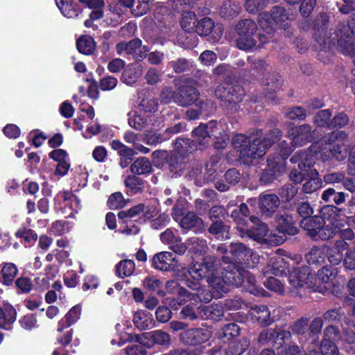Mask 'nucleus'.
Here are the masks:
<instances>
[{
  "label": "nucleus",
  "mask_w": 355,
  "mask_h": 355,
  "mask_svg": "<svg viewBox=\"0 0 355 355\" xmlns=\"http://www.w3.org/2000/svg\"><path fill=\"white\" fill-rule=\"evenodd\" d=\"M347 139L348 134L345 131H333L313 142L306 152L298 151L294 155H338L343 152H349L348 155H355V143L349 148L345 144Z\"/></svg>",
  "instance_id": "nucleus-1"
},
{
  "label": "nucleus",
  "mask_w": 355,
  "mask_h": 355,
  "mask_svg": "<svg viewBox=\"0 0 355 355\" xmlns=\"http://www.w3.org/2000/svg\"><path fill=\"white\" fill-rule=\"evenodd\" d=\"M238 34L236 46L241 50L248 51L256 46L257 40L259 48L269 42V37L263 33H258V26L254 21L250 19L240 20L236 26Z\"/></svg>",
  "instance_id": "nucleus-2"
},
{
  "label": "nucleus",
  "mask_w": 355,
  "mask_h": 355,
  "mask_svg": "<svg viewBox=\"0 0 355 355\" xmlns=\"http://www.w3.org/2000/svg\"><path fill=\"white\" fill-rule=\"evenodd\" d=\"M215 95L231 113H236L245 96V92L241 85L226 82L217 86Z\"/></svg>",
  "instance_id": "nucleus-3"
},
{
  "label": "nucleus",
  "mask_w": 355,
  "mask_h": 355,
  "mask_svg": "<svg viewBox=\"0 0 355 355\" xmlns=\"http://www.w3.org/2000/svg\"><path fill=\"white\" fill-rule=\"evenodd\" d=\"M187 19L181 21V26L184 30L194 31L201 37H207V40L212 43L218 42L222 37L223 29L220 24H215L214 21L207 17L200 20H195L191 26V22L187 23Z\"/></svg>",
  "instance_id": "nucleus-4"
},
{
  "label": "nucleus",
  "mask_w": 355,
  "mask_h": 355,
  "mask_svg": "<svg viewBox=\"0 0 355 355\" xmlns=\"http://www.w3.org/2000/svg\"><path fill=\"white\" fill-rule=\"evenodd\" d=\"M245 266L239 264H231L224 270L225 279L227 286H234L239 287L245 282H248L252 289L249 288V291L254 295H260L262 293L255 286V278L250 275L249 272L245 270Z\"/></svg>",
  "instance_id": "nucleus-5"
},
{
  "label": "nucleus",
  "mask_w": 355,
  "mask_h": 355,
  "mask_svg": "<svg viewBox=\"0 0 355 355\" xmlns=\"http://www.w3.org/2000/svg\"><path fill=\"white\" fill-rule=\"evenodd\" d=\"M259 23L261 29L269 36L272 35L276 26H283V24L289 19V14L285 8L275 6L270 12H263L259 15Z\"/></svg>",
  "instance_id": "nucleus-6"
},
{
  "label": "nucleus",
  "mask_w": 355,
  "mask_h": 355,
  "mask_svg": "<svg viewBox=\"0 0 355 355\" xmlns=\"http://www.w3.org/2000/svg\"><path fill=\"white\" fill-rule=\"evenodd\" d=\"M220 266V260L214 255L204 257L202 261H193L188 268L189 274L195 279L201 280L217 273Z\"/></svg>",
  "instance_id": "nucleus-7"
},
{
  "label": "nucleus",
  "mask_w": 355,
  "mask_h": 355,
  "mask_svg": "<svg viewBox=\"0 0 355 355\" xmlns=\"http://www.w3.org/2000/svg\"><path fill=\"white\" fill-rule=\"evenodd\" d=\"M230 253L232 259H234V262H232V258L223 256L222 259L223 262L226 263H232V264H239L246 268L252 266L250 263V260L257 257L252 249L240 242L231 243L230 244Z\"/></svg>",
  "instance_id": "nucleus-8"
},
{
  "label": "nucleus",
  "mask_w": 355,
  "mask_h": 355,
  "mask_svg": "<svg viewBox=\"0 0 355 355\" xmlns=\"http://www.w3.org/2000/svg\"><path fill=\"white\" fill-rule=\"evenodd\" d=\"M266 166L263 169L259 181L265 184L272 182L284 171L286 159L284 157H268Z\"/></svg>",
  "instance_id": "nucleus-9"
},
{
  "label": "nucleus",
  "mask_w": 355,
  "mask_h": 355,
  "mask_svg": "<svg viewBox=\"0 0 355 355\" xmlns=\"http://www.w3.org/2000/svg\"><path fill=\"white\" fill-rule=\"evenodd\" d=\"M211 331L207 328H189L182 331L179 336L181 343L188 346H199L208 341L211 337Z\"/></svg>",
  "instance_id": "nucleus-10"
},
{
  "label": "nucleus",
  "mask_w": 355,
  "mask_h": 355,
  "mask_svg": "<svg viewBox=\"0 0 355 355\" xmlns=\"http://www.w3.org/2000/svg\"><path fill=\"white\" fill-rule=\"evenodd\" d=\"M175 96V104L180 107H187L196 103L200 98V92L191 82L187 81L178 87Z\"/></svg>",
  "instance_id": "nucleus-11"
},
{
  "label": "nucleus",
  "mask_w": 355,
  "mask_h": 355,
  "mask_svg": "<svg viewBox=\"0 0 355 355\" xmlns=\"http://www.w3.org/2000/svg\"><path fill=\"white\" fill-rule=\"evenodd\" d=\"M250 220L252 225L248 226V224L239 227L241 237H248L257 241L262 240L268 232V225L254 216H250Z\"/></svg>",
  "instance_id": "nucleus-12"
},
{
  "label": "nucleus",
  "mask_w": 355,
  "mask_h": 355,
  "mask_svg": "<svg viewBox=\"0 0 355 355\" xmlns=\"http://www.w3.org/2000/svg\"><path fill=\"white\" fill-rule=\"evenodd\" d=\"M315 278V274L308 266L294 268L289 276V284L294 288H302L304 285L311 286Z\"/></svg>",
  "instance_id": "nucleus-13"
},
{
  "label": "nucleus",
  "mask_w": 355,
  "mask_h": 355,
  "mask_svg": "<svg viewBox=\"0 0 355 355\" xmlns=\"http://www.w3.org/2000/svg\"><path fill=\"white\" fill-rule=\"evenodd\" d=\"M259 208L262 216L267 218L275 216L280 205L279 198L273 193L262 194L259 198Z\"/></svg>",
  "instance_id": "nucleus-14"
},
{
  "label": "nucleus",
  "mask_w": 355,
  "mask_h": 355,
  "mask_svg": "<svg viewBox=\"0 0 355 355\" xmlns=\"http://www.w3.org/2000/svg\"><path fill=\"white\" fill-rule=\"evenodd\" d=\"M183 232L193 230L196 233L202 234L205 230L204 220L193 211H189L178 223Z\"/></svg>",
  "instance_id": "nucleus-15"
},
{
  "label": "nucleus",
  "mask_w": 355,
  "mask_h": 355,
  "mask_svg": "<svg viewBox=\"0 0 355 355\" xmlns=\"http://www.w3.org/2000/svg\"><path fill=\"white\" fill-rule=\"evenodd\" d=\"M277 230L280 233L295 235L298 233L299 229L294 225L293 217L286 211H279L274 216Z\"/></svg>",
  "instance_id": "nucleus-16"
},
{
  "label": "nucleus",
  "mask_w": 355,
  "mask_h": 355,
  "mask_svg": "<svg viewBox=\"0 0 355 355\" xmlns=\"http://www.w3.org/2000/svg\"><path fill=\"white\" fill-rule=\"evenodd\" d=\"M126 54L132 56L135 62L144 60L148 55L149 48L142 45V41L139 38H134L127 42L125 45Z\"/></svg>",
  "instance_id": "nucleus-17"
},
{
  "label": "nucleus",
  "mask_w": 355,
  "mask_h": 355,
  "mask_svg": "<svg viewBox=\"0 0 355 355\" xmlns=\"http://www.w3.org/2000/svg\"><path fill=\"white\" fill-rule=\"evenodd\" d=\"M175 258L169 252H161L155 254L151 260L152 266L162 271H168L174 267Z\"/></svg>",
  "instance_id": "nucleus-18"
},
{
  "label": "nucleus",
  "mask_w": 355,
  "mask_h": 355,
  "mask_svg": "<svg viewBox=\"0 0 355 355\" xmlns=\"http://www.w3.org/2000/svg\"><path fill=\"white\" fill-rule=\"evenodd\" d=\"M323 219L318 215L303 218L300 222V227L313 239H317V230L322 225Z\"/></svg>",
  "instance_id": "nucleus-19"
},
{
  "label": "nucleus",
  "mask_w": 355,
  "mask_h": 355,
  "mask_svg": "<svg viewBox=\"0 0 355 355\" xmlns=\"http://www.w3.org/2000/svg\"><path fill=\"white\" fill-rule=\"evenodd\" d=\"M198 148L197 142L189 138H178L175 142V155H190Z\"/></svg>",
  "instance_id": "nucleus-20"
},
{
  "label": "nucleus",
  "mask_w": 355,
  "mask_h": 355,
  "mask_svg": "<svg viewBox=\"0 0 355 355\" xmlns=\"http://www.w3.org/2000/svg\"><path fill=\"white\" fill-rule=\"evenodd\" d=\"M78 51L85 55L94 54L96 49V43L94 39L89 35H80L76 42Z\"/></svg>",
  "instance_id": "nucleus-21"
},
{
  "label": "nucleus",
  "mask_w": 355,
  "mask_h": 355,
  "mask_svg": "<svg viewBox=\"0 0 355 355\" xmlns=\"http://www.w3.org/2000/svg\"><path fill=\"white\" fill-rule=\"evenodd\" d=\"M55 3L62 14L66 17L74 18L82 12L79 5L73 0H62L61 1L55 0Z\"/></svg>",
  "instance_id": "nucleus-22"
},
{
  "label": "nucleus",
  "mask_w": 355,
  "mask_h": 355,
  "mask_svg": "<svg viewBox=\"0 0 355 355\" xmlns=\"http://www.w3.org/2000/svg\"><path fill=\"white\" fill-rule=\"evenodd\" d=\"M306 176L309 179L303 184L302 192L311 194L322 187V181L319 178V173L316 169L311 170Z\"/></svg>",
  "instance_id": "nucleus-23"
},
{
  "label": "nucleus",
  "mask_w": 355,
  "mask_h": 355,
  "mask_svg": "<svg viewBox=\"0 0 355 355\" xmlns=\"http://www.w3.org/2000/svg\"><path fill=\"white\" fill-rule=\"evenodd\" d=\"M232 144L239 155H250L252 141L248 136L243 134L236 135L232 139Z\"/></svg>",
  "instance_id": "nucleus-24"
},
{
  "label": "nucleus",
  "mask_w": 355,
  "mask_h": 355,
  "mask_svg": "<svg viewBox=\"0 0 355 355\" xmlns=\"http://www.w3.org/2000/svg\"><path fill=\"white\" fill-rule=\"evenodd\" d=\"M264 164V157H237L234 164L236 166L242 167L243 170H257Z\"/></svg>",
  "instance_id": "nucleus-25"
},
{
  "label": "nucleus",
  "mask_w": 355,
  "mask_h": 355,
  "mask_svg": "<svg viewBox=\"0 0 355 355\" xmlns=\"http://www.w3.org/2000/svg\"><path fill=\"white\" fill-rule=\"evenodd\" d=\"M272 141L269 138H255L252 141L250 155H266L268 150L272 147Z\"/></svg>",
  "instance_id": "nucleus-26"
},
{
  "label": "nucleus",
  "mask_w": 355,
  "mask_h": 355,
  "mask_svg": "<svg viewBox=\"0 0 355 355\" xmlns=\"http://www.w3.org/2000/svg\"><path fill=\"white\" fill-rule=\"evenodd\" d=\"M199 312H202V318L211 320H219L224 315L223 308L217 304H211L209 306H200Z\"/></svg>",
  "instance_id": "nucleus-27"
},
{
  "label": "nucleus",
  "mask_w": 355,
  "mask_h": 355,
  "mask_svg": "<svg viewBox=\"0 0 355 355\" xmlns=\"http://www.w3.org/2000/svg\"><path fill=\"white\" fill-rule=\"evenodd\" d=\"M17 312L12 306H7L4 310L0 306V328L10 329L16 320Z\"/></svg>",
  "instance_id": "nucleus-28"
},
{
  "label": "nucleus",
  "mask_w": 355,
  "mask_h": 355,
  "mask_svg": "<svg viewBox=\"0 0 355 355\" xmlns=\"http://www.w3.org/2000/svg\"><path fill=\"white\" fill-rule=\"evenodd\" d=\"M309 318L302 317L296 320L291 327L292 332L299 336L300 340L304 341L309 338Z\"/></svg>",
  "instance_id": "nucleus-29"
},
{
  "label": "nucleus",
  "mask_w": 355,
  "mask_h": 355,
  "mask_svg": "<svg viewBox=\"0 0 355 355\" xmlns=\"http://www.w3.org/2000/svg\"><path fill=\"white\" fill-rule=\"evenodd\" d=\"M311 131V126L309 124H302L299 126H295L288 130V135L292 137V143L297 144L300 140H306L309 137Z\"/></svg>",
  "instance_id": "nucleus-30"
},
{
  "label": "nucleus",
  "mask_w": 355,
  "mask_h": 355,
  "mask_svg": "<svg viewBox=\"0 0 355 355\" xmlns=\"http://www.w3.org/2000/svg\"><path fill=\"white\" fill-rule=\"evenodd\" d=\"M252 315L261 326H268L272 322L270 312L266 306H256L253 309Z\"/></svg>",
  "instance_id": "nucleus-31"
},
{
  "label": "nucleus",
  "mask_w": 355,
  "mask_h": 355,
  "mask_svg": "<svg viewBox=\"0 0 355 355\" xmlns=\"http://www.w3.org/2000/svg\"><path fill=\"white\" fill-rule=\"evenodd\" d=\"M80 311L79 306L72 307L65 317L59 322L58 331L61 332L64 328L69 327L75 323L79 319Z\"/></svg>",
  "instance_id": "nucleus-32"
},
{
  "label": "nucleus",
  "mask_w": 355,
  "mask_h": 355,
  "mask_svg": "<svg viewBox=\"0 0 355 355\" xmlns=\"http://www.w3.org/2000/svg\"><path fill=\"white\" fill-rule=\"evenodd\" d=\"M321 198L326 202L334 203L339 205L345 202V194L341 191H336L333 188H329L324 191Z\"/></svg>",
  "instance_id": "nucleus-33"
},
{
  "label": "nucleus",
  "mask_w": 355,
  "mask_h": 355,
  "mask_svg": "<svg viewBox=\"0 0 355 355\" xmlns=\"http://www.w3.org/2000/svg\"><path fill=\"white\" fill-rule=\"evenodd\" d=\"M339 230L334 222L328 223L322 222V225L317 230V239H320L322 241H327L334 237V236L338 232Z\"/></svg>",
  "instance_id": "nucleus-34"
},
{
  "label": "nucleus",
  "mask_w": 355,
  "mask_h": 355,
  "mask_svg": "<svg viewBox=\"0 0 355 355\" xmlns=\"http://www.w3.org/2000/svg\"><path fill=\"white\" fill-rule=\"evenodd\" d=\"M250 346V340L243 337L230 344L226 349L227 355H241Z\"/></svg>",
  "instance_id": "nucleus-35"
},
{
  "label": "nucleus",
  "mask_w": 355,
  "mask_h": 355,
  "mask_svg": "<svg viewBox=\"0 0 355 355\" xmlns=\"http://www.w3.org/2000/svg\"><path fill=\"white\" fill-rule=\"evenodd\" d=\"M189 250L193 253H206L208 250L207 240L196 236H193L187 240Z\"/></svg>",
  "instance_id": "nucleus-36"
},
{
  "label": "nucleus",
  "mask_w": 355,
  "mask_h": 355,
  "mask_svg": "<svg viewBox=\"0 0 355 355\" xmlns=\"http://www.w3.org/2000/svg\"><path fill=\"white\" fill-rule=\"evenodd\" d=\"M282 79L277 72L268 73L266 77V91L268 93L277 92L282 88Z\"/></svg>",
  "instance_id": "nucleus-37"
},
{
  "label": "nucleus",
  "mask_w": 355,
  "mask_h": 355,
  "mask_svg": "<svg viewBox=\"0 0 355 355\" xmlns=\"http://www.w3.org/2000/svg\"><path fill=\"white\" fill-rule=\"evenodd\" d=\"M151 163L145 157L137 158L130 166V170L134 174L142 175L151 171Z\"/></svg>",
  "instance_id": "nucleus-38"
},
{
  "label": "nucleus",
  "mask_w": 355,
  "mask_h": 355,
  "mask_svg": "<svg viewBox=\"0 0 355 355\" xmlns=\"http://www.w3.org/2000/svg\"><path fill=\"white\" fill-rule=\"evenodd\" d=\"M207 284L217 292H223L226 293L228 291L227 284L226 280L225 279V273L223 272L222 277H220L216 275V273H214L213 275L209 276L207 279Z\"/></svg>",
  "instance_id": "nucleus-39"
},
{
  "label": "nucleus",
  "mask_w": 355,
  "mask_h": 355,
  "mask_svg": "<svg viewBox=\"0 0 355 355\" xmlns=\"http://www.w3.org/2000/svg\"><path fill=\"white\" fill-rule=\"evenodd\" d=\"M241 328L236 323H228L225 324L218 331V338L227 340L233 339L239 336Z\"/></svg>",
  "instance_id": "nucleus-40"
},
{
  "label": "nucleus",
  "mask_w": 355,
  "mask_h": 355,
  "mask_svg": "<svg viewBox=\"0 0 355 355\" xmlns=\"http://www.w3.org/2000/svg\"><path fill=\"white\" fill-rule=\"evenodd\" d=\"M192 136L197 139L198 146L200 150L205 148V143L203 142L206 139L210 138V132L207 130V125L201 123L198 127L192 130Z\"/></svg>",
  "instance_id": "nucleus-41"
},
{
  "label": "nucleus",
  "mask_w": 355,
  "mask_h": 355,
  "mask_svg": "<svg viewBox=\"0 0 355 355\" xmlns=\"http://www.w3.org/2000/svg\"><path fill=\"white\" fill-rule=\"evenodd\" d=\"M151 338L153 346L157 345L164 348H168L171 344V336L162 330L151 331Z\"/></svg>",
  "instance_id": "nucleus-42"
},
{
  "label": "nucleus",
  "mask_w": 355,
  "mask_h": 355,
  "mask_svg": "<svg viewBox=\"0 0 355 355\" xmlns=\"http://www.w3.org/2000/svg\"><path fill=\"white\" fill-rule=\"evenodd\" d=\"M135 270V264L132 260L124 259L121 261L116 266V274L120 277L132 275Z\"/></svg>",
  "instance_id": "nucleus-43"
},
{
  "label": "nucleus",
  "mask_w": 355,
  "mask_h": 355,
  "mask_svg": "<svg viewBox=\"0 0 355 355\" xmlns=\"http://www.w3.org/2000/svg\"><path fill=\"white\" fill-rule=\"evenodd\" d=\"M63 143V136L61 133H55L48 140V144L51 148H54L48 155H68L66 150L57 148Z\"/></svg>",
  "instance_id": "nucleus-44"
},
{
  "label": "nucleus",
  "mask_w": 355,
  "mask_h": 355,
  "mask_svg": "<svg viewBox=\"0 0 355 355\" xmlns=\"http://www.w3.org/2000/svg\"><path fill=\"white\" fill-rule=\"evenodd\" d=\"M278 0H271L272 2H276ZM269 3V0H245L244 6L245 10L252 14H261V11L263 10Z\"/></svg>",
  "instance_id": "nucleus-45"
},
{
  "label": "nucleus",
  "mask_w": 355,
  "mask_h": 355,
  "mask_svg": "<svg viewBox=\"0 0 355 355\" xmlns=\"http://www.w3.org/2000/svg\"><path fill=\"white\" fill-rule=\"evenodd\" d=\"M338 270L333 266H325L317 273L318 278L323 283L331 282L337 276Z\"/></svg>",
  "instance_id": "nucleus-46"
},
{
  "label": "nucleus",
  "mask_w": 355,
  "mask_h": 355,
  "mask_svg": "<svg viewBox=\"0 0 355 355\" xmlns=\"http://www.w3.org/2000/svg\"><path fill=\"white\" fill-rule=\"evenodd\" d=\"M343 313L340 308H334L325 311L321 318L323 320L324 323L328 324H336L340 322Z\"/></svg>",
  "instance_id": "nucleus-47"
},
{
  "label": "nucleus",
  "mask_w": 355,
  "mask_h": 355,
  "mask_svg": "<svg viewBox=\"0 0 355 355\" xmlns=\"http://www.w3.org/2000/svg\"><path fill=\"white\" fill-rule=\"evenodd\" d=\"M324 252L317 246L312 247L306 254L305 259L309 265H318L324 261Z\"/></svg>",
  "instance_id": "nucleus-48"
},
{
  "label": "nucleus",
  "mask_w": 355,
  "mask_h": 355,
  "mask_svg": "<svg viewBox=\"0 0 355 355\" xmlns=\"http://www.w3.org/2000/svg\"><path fill=\"white\" fill-rule=\"evenodd\" d=\"M184 35L179 38L180 43L182 44L183 48L187 49H191L197 46L198 39L196 35V32L192 30H184Z\"/></svg>",
  "instance_id": "nucleus-49"
},
{
  "label": "nucleus",
  "mask_w": 355,
  "mask_h": 355,
  "mask_svg": "<svg viewBox=\"0 0 355 355\" xmlns=\"http://www.w3.org/2000/svg\"><path fill=\"white\" fill-rule=\"evenodd\" d=\"M3 283L6 285H10L17 274V268L14 263H4L1 271Z\"/></svg>",
  "instance_id": "nucleus-50"
},
{
  "label": "nucleus",
  "mask_w": 355,
  "mask_h": 355,
  "mask_svg": "<svg viewBox=\"0 0 355 355\" xmlns=\"http://www.w3.org/2000/svg\"><path fill=\"white\" fill-rule=\"evenodd\" d=\"M124 184L132 193L141 192L144 187V180L135 175L128 176L124 181Z\"/></svg>",
  "instance_id": "nucleus-51"
},
{
  "label": "nucleus",
  "mask_w": 355,
  "mask_h": 355,
  "mask_svg": "<svg viewBox=\"0 0 355 355\" xmlns=\"http://www.w3.org/2000/svg\"><path fill=\"white\" fill-rule=\"evenodd\" d=\"M274 329L273 347L279 349L283 347L287 340L291 338V334L289 331L284 330L279 328Z\"/></svg>",
  "instance_id": "nucleus-52"
},
{
  "label": "nucleus",
  "mask_w": 355,
  "mask_h": 355,
  "mask_svg": "<svg viewBox=\"0 0 355 355\" xmlns=\"http://www.w3.org/2000/svg\"><path fill=\"white\" fill-rule=\"evenodd\" d=\"M293 207L302 219L308 218L313 214V208L308 201L295 202Z\"/></svg>",
  "instance_id": "nucleus-53"
},
{
  "label": "nucleus",
  "mask_w": 355,
  "mask_h": 355,
  "mask_svg": "<svg viewBox=\"0 0 355 355\" xmlns=\"http://www.w3.org/2000/svg\"><path fill=\"white\" fill-rule=\"evenodd\" d=\"M345 351L351 354H355V333L351 330H347L341 335Z\"/></svg>",
  "instance_id": "nucleus-54"
},
{
  "label": "nucleus",
  "mask_w": 355,
  "mask_h": 355,
  "mask_svg": "<svg viewBox=\"0 0 355 355\" xmlns=\"http://www.w3.org/2000/svg\"><path fill=\"white\" fill-rule=\"evenodd\" d=\"M299 187L293 183H286L280 189L279 195L286 202H291L297 194Z\"/></svg>",
  "instance_id": "nucleus-55"
},
{
  "label": "nucleus",
  "mask_w": 355,
  "mask_h": 355,
  "mask_svg": "<svg viewBox=\"0 0 355 355\" xmlns=\"http://www.w3.org/2000/svg\"><path fill=\"white\" fill-rule=\"evenodd\" d=\"M135 326L139 330H146L150 328L152 321L146 318V315L144 311H137L132 319Z\"/></svg>",
  "instance_id": "nucleus-56"
},
{
  "label": "nucleus",
  "mask_w": 355,
  "mask_h": 355,
  "mask_svg": "<svg viewBox=\"0 0 355 355\" xmlns=\"http://www.w3.org/2000/svg\"><path fill=\"white\" fill-rule=\"evenodd\" d=\"M176 95L177 89L174 90L173 88L171 86H165L162 89L160 92L159 99L161 104L168 105L171 102L175 103Z\"/></svg>",
  "instance_id": "nucleus-57"
},
{
  "label": "nucleus",
  "mask_w": 355,
  "mask_h": 355,
  "mask_svg": "<svg viewBox=\"0 0 355 355\" xmlns=\"http://www.w3.org/2000/svg\"><path fill=\"white\" fill-rule=\"evenodd\" d=\"M340 209L333 205H326L323 206L320 209V215L319 217H321L324 220V223L328 222H334V220L337 216L338 211Z\"/></svg>",
  "instance_id": "nucleus-58"
},
{
  "label": "nucleus",
  "mask_w": 355,
  "mask_h": 355,
  "mask_svg": "<svg viewBox=\"0 0 355 355\" xmlns=\"http://www.w3.org/2000/svg\"><path fill=\"white\" fill-rule=\"evenodd\" d=\"M202 312H199V307L195 310L194 306L188 304L184 306L180 312V317L183 320H189L193 321L196 320L198 317H201Z\"/></svg>",
  "instance_id": "nucleus-59"
},
{
  "label": "nucleus",
  "mask_w": 355,
  "mask_h": 355,
  "mask_svg": "<svg viewBox=\"0 0 355 355\" xmlns=\"http://www.w3.org/2000/svg\"><path fill=\"white\" fill-rule=\"evenodd\" d=\"M144 211V205L139 204L133 206L128 210H123L119 212L118 217L119 219L124 220L125 218H134L139 216Z\"/></svg>",
  "instance_id": "nucleus-60"
},
{
  "label": "nucleus",
  "mask_w": 355,
  "mask_h": 355,
  "mask_svg": "<svg viewBox=\"0 0 355 355\" xmlns=\"http://www.w3.org/2000/svg\"><path fill=\"white\" fill-rule=\"evenodd\" d=\"M331 112L329 109L322 110L314 116V123L318 127H327L331 121Z\"/></svg>",
  "instance_id": "nucleus-61"
},
{
  "label": "nucleus",
  "mask_w": 355,
  "mask_h": 355,
  "mask_svg": "<svg viewBox=\"0 0 355 355\" xmlns=\"http://www.w3.org/2000/svg\"><path fill=\"white\" fill-rule=\"evenodd\" d=\"M338 46L344 55H355V43L351 37L340 38L338 40Z\"/></svg>",
  "instance_id": "nucleus-62"
},
{
  "label": "nucleus",
  "mask_w": 355,
  "mask_h": 355,
  "mask_svg": "<svg viewBox=\"0 0 355 355\" xmlns=\"http://www.w3.org/2000/svg\"><path fill=\"white\" fill-rule=\"evenodd\" d=\"M274 329H266L262 330L259 334L257 342L261 346H273Z\"/></svg>",
  "instance_id": "nucleus-63"
},
{
  "label": "nucleus",
  "mask_w": 355,
  "mask_h": 355,
  "mask_svg": "<svg viewBox=\"0 0 355 355\" xmlns=\"http://www.w3.org/2000/svg\"><path fill=\"white\" fill-rule=\"evenodd\" d=\"M322 355H339V351L336 344L329 339H322L320 345Z\"/></svg>",
  "instance_id": "nucleus-64"
}]
</instances>
